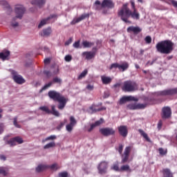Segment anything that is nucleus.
<instances>
[{
  "instance_id": "f257e3e1",
  "label": "nucleus",
  "mask_w": 177,
  "mask_h": 177,
  "mask_svg": "<svg viewBox=\"0 0 177 177\" xmlns=\"http://www.w3.org/2000/svg\"><path fill=\"white\" fill-rule=\"evenodd\" d=\"M48 95L50 99L58 102L59 104L57 108L59 110H63V109L66 107V104H67V102H68V98H67V97L64 96L56 91H50Z\"/></svg>"
},
{
  "instance_id": "f03ea898",
  "label": "nucleus",
  "mask_w": 177,
  "mask_h": 177,
  "mask_svg": "<svg viewBox=\"0 0 177 177\" xmlns=\"http://www.w3.org/2000/svg\"><path fill=\"white\" fill-rule=\"evenodd\" d=\"M156 48L159 53L169 55L174 50V42L171 40H164L158 42Z\"/></svg>"
},
{
  "instance_id": "7ed1b4c3",
  "label": "nucleus",
  "mask_w": 177,
  "mask_h": 177,
  "mask_svg": "<svg viewBox=\"0 0 177 177\" xmlns=\"http://www.w3.org/2000/svg\"><path fill=\"white\" fill-rule=\"evenodd\" d=\"M118 16L124 23L131 24V21L128 20L131 17V10L128 8L127 4H124L122 8L118 12Z\"/></svg>"
},
{
  "instance_id": "20e7f679",
  "label": "nucleus",
  "mask_w": 177,
  "mask_h": 177,
  "mask_svg": "<svg viewBox=\"0 0 177 177\" xmlns=\"http://www.w3.org/2000/svg\"><path fill=\"white\" fill-rule=\"evenodd\" d=\"M138 89L136 84L131 81H126L123 83L122 90L123 92H135Z\"/></svg>"
},
{
  "instance_id": "39448f33",
  "label": "nucleus",
  "mask_w": 177,
  "mask_h": 177,
  "mask_svg": "<svg viewBox=\"0 0 177 177\" xmlns=\"http://www.w3.org/2000/svg\"><path fill=\"white\" fill-rule=\"evenodd\" d=\"M39 110H41V111H44V113H46L47 114H53V115H55V117H59L60 115V113L58 111L56 110V106L55 105H51V111L49 110V108L48 106H40Z\"/></svg>"
},
{
  "instance_id": "423d86ee",
  "label": "nucleus",
  "mask_w": 177,
  "mask_h": 177,
  "mask_svg": "<svg viewBox=\"0 0 177 177\" xmlns=\"http://www.w3.org/2000/svg\"><path fill=\"white\" fill-rule=\"evenodd\" d=\"M11 75L13 81L15 82L16 84L22 85V84H24L26 82V80L23 78V76L17 74V72H16V71H12Z\"/></svg>"
},
{
  "instance_id": "0eeeda50",
  "label": "nucleus",
  "mask_w": 177,
  "mask_h": 177,
  "mask_svg": "<svg viewBox=\"0 0 177 177\" xmlns=\"http://www.w3.org/2000/svg\"><path fill=\"white\" fill-rule=\"evenodd\" d=\"M15 12L16 15L15 17L21 20L23 15L26 13V8L21 5H17L15 8Z\"/></svg>"
},
{
  "instance_id": "6e6552de",
  "label": "nucleus",
  "mask_w": 177,
  "mask_h": 177,
  "mask_svg": "<svg viewBox=\"0 0 177 177\" xmlns=\"http://www.w3.org/2000/svg\"><path fill=\"white\" fill-rule=\"evenodd\" d=\"M109 167V163L106 161L101 162L98 167V172L100 175H104V174H107V168Z\"/></svg>"
},
{
  "instance_id": "1a4fd4ad",
  "label": "nucleus",
  "mask_w": 177,
  "mask_h": 177,
  "mask_svg": "<svg viewBox=\"0 0 177 177\" xmlns=\"http://www.w3.org/2000/svg\"><path fill=\"white\" fill-rule=\"evenodd\" d=\"M145 104L131 103L127 105L128 110H140L142 109H145Z\"/></svg>"
},
{
  "instance_id": "9d476101",
  "label": "nucleus",
  "mask_w": 177,
  "mask_h": 177,
  "mask_svg": "<svg viewBox=\"0 0 177 177\" xmlns=\"http://www.w3.org/2000/svg\"><path fill=\"white\" fill-rule=\"evenodd\" d=\"M100 132L104 136H110L115 133V131L113 128H110V127L100 129Z\"/></svg>"
},
{
  "instance_id": "9b49d317",
  "label": "nucleus",
  "mask_w": 177,
  "mask_h": 177,
  "mask_svg": "<svg viewBox=\"0 0 177 177\" xmlns=\"http://www.w3.org/2000/svg\"><path fill=\"white\" fill-rule=\"evenodd\" d=\"M130 153H131V147H127L124 149V153L122 155V164H125V162H128V160H129Z\"/></svg>"
},
{
  "instance_id": "f8f14e48",
  "label": "nucleus",
  "mask_w": 177,
  "mask_h": 177,
  "mask_svg": "<svg viewBox=\"0 0 177 177\" xmlns=\"http://www.w3.org/2000/svg\"><path fill=\"white\" fill-rule=\"evenodd\" d=\"M175 93H177V88L164 90L158 92V95L160 96H169L171 95H175Z\"/></svg>"
},
{
  "instance_id": "ddd939ff",
  "label": "nucleus",
  "mask_w": 177,
  "mask_h": 177,
  "mask_svg": "<svg viewBox=\"0 0 177 177\" xmlns=\"http://www.w3.org/2000/svg\"><path fill=\"white\" fill-rule=\"evenodd\" d=\"M69 120L70 123L66 125V129L68 132H71L74 127L77 125V120H75V118H74V116H71Z\"/></svg>"
},
{
  "instance_id": "4468645a",
  "label": "nucleus",
  "mask_w": 177,
  "mask_h": 177,
  "mask_svg": "<svg viewBox=\"0 0 177 177\" xmlns=\"http://www.w3.org/2000/svg\"><path fill=\"white\" fill-rule=\"evenodd\" d=\"M102 110H106V107L99 108V105L93 104L88 108V113L89 114H93L97 113V111H102Z\"/></svg>"
},
{
  "instance_id": "2eb2a0df",
  "label": "nucleus",
  "mask_w": 177,
  "mask_h": 177,
  "mask_svg": "<svg viewBox=\"0 0 177 177\" xmlns=\"http://www.w3.org/2000/svg\"><path fill=\"white\" fill-rule=\"evenodd\" d=\"M126 102H138V98L132 95L123 96L120 100V104H124V103H126Z\"/></svg>"
},
{
  "instance_id": "dca6fc26",
  "label": "nucleus",
  "mask_w": 177,
  "mask_h": 177,
  "mask_svg": "<svg viewBox=\"0 0 177 177\" xmlns=\"http://www.w3.org/2000/svg\"><path fill=\"white\" fill-rule=\"evenodd\" d=\"M171 114H172L171 108L167 106L162 109V118H163V120L169 118L171 117Z\"/></svg>"
},
{
  "instance_id": "f3484780",
  "label": "nucleus",
  "mask_w": 177,
  "mask_h": 177,
  "mask_svg": "<svg viewBox=\"0 0 177 177\" xmlns=\"http://www.w3.org/2000/svg\"><path fill=\"white\" fill-rule=\"evenodd\" d=\"M120 135L123 138L128 136V127L127 126H120L118 127Z\"/></svg>"
},
{
  "instance_id": "a211bd4d",
  "label": "nucleus",
  "mask_w": 177,
  "mask_h": 177,
  "mask_svg": "<svg viewBox=\"0 0 177 177\" xmlns=\"http://www.w3.org/2000/svg\"><path fill=\"white\" fill-rule=\"evenodd\" d=\"M142 32V28L139 26H129L127 28V32H133L135 35Z\"/></svg>"
},
{
  "instance_id": "6ab92c4d",
  "label": "nucleus",
  "mask_w": 177,
  "mask_h": 177,
  "mask_svg": "<svg viewBox=\"0 0 177 177\" xmlns=\"http://www.w3.org/2000/svg\"><path fill=\"white\" fill-rule=\"evenodd\" d=\"M89 17V14H82L80 17L77 18L76 19H73L71 21V24H77V23H80V21H82V20H85V19H88Z\"/></svg>"
},
{
  "instance_id": "aec40b11",
  "label": "nucleus",
  "mask_w": 177,
  "mask_h": 177,
  "mask_svg": "<svg viewBox=\"0 0 177 177\" xmlns=\"http://www.w3.org/2000/svg\"><path fill=\"white\" fill-rule=\"evenodd\" d=\"M8 138H9V136H6L3 138V140L6 142V145H9L10 147L16 146V141L15 138H11L9 140H8Z\"/></svg>"
},
{
  "instance_id": "412c9836",
  "label": "nucleus",
  "mask_w": 177,
  "mask_h": 177,
  "mask_svg": "<svg viewBox=\"0 0 177 177\" xmlns=\"http://www.w3.org/2000/svg\"><path fill=\"white\" fill-rule=\"evenodd\" d=\"M10 56V51L4 50L2 53H0V59L5 62V60H9V57Z\"/></svg>"
},
{
  "instance_id": "4be33fe9",
  "label": "nucleus",
  "mask_w": 177,
  "mask_h": 177,
  "mask_svg": "<svg viewBox=\"0 0 177 177\" xmlns=\"http://www.w3.org/2000/svg\"><path fill=\"white\" fill-rule=\"evenodd\" d=\"M102 7L112 9V8H114V3L111 0H104L102 3Z\"/></svg>"
},
{
  "instance_id": "5701e85b",
  "label": "nucleus",
  "mask_w": 177,
  "mask_h": 177,
  "mask_svg": "<svg viewBox=\"0 0 177 177\" xmlns=\"http://www.w3.org/2000/svg\"><path fill=\"white\" fill-rule=\"evenodd\" d=\"M95 55L96 54L95 53V52L91 51H86L82 53V56H85L86 60H91V59H93Z\"/></svg>"
},
{
  "instance_id": "b1692460",
  "label": "nucleus",
  "mask_w": 177,
  "mask_h": 177,
  "mask_svg": "<svg viewBox=\"0 0 177 177\" xmlns=\"http://www.w3.org/2000/svg\"><path fill=\"white\" fill-rule=\"evenodd\" d=\"M53 17H56V15H50L47 19H44L41 20L38 25V28H42V27H44V26H45V24H46L48 23V21L50 20V19H53Z\"/></svg>"
},
{
  "instance_id": "393cba45",
  "label": "nucleus",
  "mask_w": 177,
  "mask_h": 177,
  "mask_svg": "<svg viewBox=\"0 0 177 177\" xmlns=\"http://www.w3.org/2000/svg\"><path fill=\"white\" fill-rule=\"evenodd\" d=\"M46 3V0H32L31 1L32 5H35L36 6H39V8H41Z\"/></svg>"
},
{
  "instance_id": "a878e982",
  "label": "nucleus",
  "mask_w": 177,
  "mask_h": 177,
  "mask_svg": "<svg viewBox=\"0 0 177 177\" xmlns=\"http://www.w3.org/2000/svg\"><path fill=\"white\" fill-rule=\"evenodd\" d=\"M130 17L132 19H134V20H139L140 19V14H139V12H138L136 9H134L133 12L131 11Z\"/></svg>"
},
{
  "instance_id": "bb28decb",
  "label": "nucleus",
  "mask_w": 177,
  "mask_h": 177,
  "mask_svg": "<svg viewBox=\"0 0 177 177\" xmlns=\"http://www.w3.org/2000/svg\"><path fill=\"white\" fill-rule=\"evenodd\" d=\"M101 80L102 84H104V85H108V84H111V81H113V79H111V77L104 75L101 76Z\"/></svg>"
},
{
  "instance_id": "cd10ccee",
  "label": "nucleus",
  "mask_w": 177,
  "mask_h": 177,
  "mask_svg": "<svg viewBox=\"0 0 177 177\" xmlns=\"http://www.w3.org/2000/svg\"><path fill=\"white\" fill-rule=\"evenodd\" d=\"M129 68V64H128V62H124L123 63H122L121 64H119V70L120 71H125L126 70H128V68Z\"/></svg>"
},
{
  "instance_id": "c85d7f7f",
  "label": "nucleus",
  "mask_w": 177,
  "mask_h": 177,
  "mask_svg": "<svg viewBox=\"0 0 177 177\" xmlns=\"http://www.w3.org/2000/svg\"><path fill=\"white\" fill-rule=\"evenodd\" d=\"M17 19V17H15L10 21V27H11L12 28H17V27H19V22L16 21Z\"/></svg>"
},
{
  "instance_id": "c756f323",
  "label": "nucleus",
  "mask_w": 177,
  "mask_h": 177,
  "mask_svg": "<svg viewBox=\"0 0 177 177\" xmlns=\"http://www.w3.org/2000/svg\"><path fill=\"white\" fill-rule=\"evenodd\" d=\"M52 34V28H47L46 29H44L41 32L42 37H49Z\"/></svg>"
},
{
  "instance_id": "7c9ffc66",
  "label": "nucleus",
  "mask_w": 177,
  "mask_h": 177,
  "mask_svg": "<svg viewBox=\"0 0 177 177\" xmlns=\"http://www.w3.org/2000/svg\"><path fill=\"white\" fill-rule=\"evenodd\" d=\"M0 174L3 175V176H8L9 174V169L8 167H0Z\"/></svg>"
},
{
  "instance_id": "2f4dec72",
  "label": "nucleus",
  "mask_w": 177,
  "mask_h": 177,
  "mask_svg": "<svg viewBox=\"0 0 177 177\" xmlns=\"http://www.w3.org/2000/svg\"><path fill=\"white\" fill-rule=\"evenodd\" d=\"M138 132H140V135H142L144 138L147 140V142H149V143L151 142V140H150V138H149V136H147V133H146L143 130L139 129Z\"/></svg>"
},
{
  "instance_id": "473e14b6",
  "label": "nucleus",
  "mask_w": 177,
  "mask_h": 177,
  "mask_svg": "<svg viewBox=\"0 0 177 177\" xmlns=\"http://www.w3.org/2000/svg\"><path fill=\"white\" fill-rule=\"evenodd\" d=\"M48 165H39L36 167V171L37 172H42V171H45V169H47Z\"/></svg>"
},
{
  "instance_id": "72a5a7b5",
  "label": "nucleus",
  "mask_w": 177,
  "mask_h": 177,
  "mask_svg": "<svg viewBox=\"0 0 177 177\" xmlns=\"http://www.w3.org/2000/svg\"><path fill=\"white\" fill-rule=\"evenodd\" d=\"M82 44L84 48H92V46L95 45L94 42L88 41H83Z\"/></svg>"
},
{
  "instance_id": "f704fd0d",
  "label": "nucleus",
  "mask_w": 177,
  "mask_h": 177,
  "mask_svg": "<svg viewBox=\"0 0 177 177\" xmlns=\"http://www.w3.org/2000/svg\"><path fill=\"white\" fill-rule=\"evenodd\" d=\"M55 146H56V143H55V142H51L48 143L47 145H46L44 147V149H50L52 147H55Z\"/></svg>"
},
{
  "instance_id": "c9c22d12",
  "label": "nucleus",
  "mask_w": 177,
  "mask_h": 177,
  "mask_svg": "<svg viewBox=\"0 0 177 177\" xmlns=\"http://www.w3.org/2000/svg\"><path fill=\"white\" fill-rule=\"evenodd\" d=\"M120 171H129V172H131V168L129 167V165H125L120 167Z\"/></svg>"
},
{
  "instance_id": "e433bc0d",
  "label": "nucleus",
  "mask_w": 177,
  "mask_h": 177,
  "mask_svg": "<svg viewBox=\"0 0 177 177\" xmlns=\"http://www.w3.org/2000/svg\"><path fill=\"white\" fill-rule=\"evenodd\" d=\"M86 74H88V70L85 69L78 76V80H82V78H84L86 75Z\"/></svg>"
},
{
  "instance_id": "4c0bfd02",
  "label": "nucleus",
  "mask_w": 177,
  "mask_h": 177,
  "mask_svg": "<svg viewBox=\"0 0 177 177\" xmlns=\"http://www.w3.org/2000/svg\"><path fill=\"white\" fill-rule=\"evenodd\" d=\"M56 139V136L53 135L47 137L45 140H42L43 143H45V142H48V140H55Z\"/></svg>"
},
{
  "instance_id": "58836bf2",
  "label": "nucleus",
  "mask_w": 177,
  "mask_h": 177,
  "mask_svg": "<svg viewBox=\"0 0 177 177\" xmlns=\"http://www.w3.org/2000/svg\"><path fill=\"white\" fill-rule=\"evenodd\" d=\"M53 84V82H50L48 84H46L44 86L41 88V91H46L48 88H50Z\"/></svg>"
},
{
  "instance_id": "ea45409f",
  "label": "nucleus",
  "mask_w": 177,
  "mask_h": 177,
  "mask_svg": "<svg viewBox=\"0 0 177 177\" xmlns=\"http://www.w3.org/2000/svg\"><path fill=\"white\" fill-rule=\"evenodd\" d=\"M48 168H50L53 171H56L59 168V167L57 166V163H54L50 166H48Z\"/></svg>"
},
{
  "instance_id": "a19ab883",
  "label": "nucleus",
  "mask_w": 177,
  "mask_h": 177,
  "mask_svg": "<svg viewBox=\"0 0 177 177\" xmlns=\"http://www.w3.org/2000/svg\"><path fill=\"white\" fill-rule=\"evenodd\" d=\"M113 68H118V70L120 69V64L118 63H113L111 65L109 69L113 70Z\"/></svg>"
},
{
  "instance_id": "79ce46f5",
  "label": "nucleus",
  "mask_w": 177,
  "mask_h": 177,
  "mask_svg": "<svg viewBox=\"0 0 177 177\" xmlns=\"http://www.w3.org/2000/svg\"><path fill=\"white\" fill-rule=\"evenodd\" d=\"M14 140H15V143H18L19 145H21L23 143V138L20 137H15L14 138Z\"/></svg>"
},
{
  "instance_id": "37998d69",
  "label": "nucleus",
  "mask_w": 177,
  "mask_h": 177,
  "mask_svg": "<svg viewBox=\"0 0 177 177\" xmlns=\"http://www.w3.org/2000/svg\"><path fill=\"white\" fill-rule=\"evenodd\" d=\"M65 62H70L71 60H73V57L70 55H67L64 57Z\"/></svg>"
},
{
  "instance_id": "c03bdc74",
  "label": "nucleus",
  "mask_w": 177,
  "mask_h": 177,
  "mask_svg": "<svg viewBox=\"0 0 177 177\" xmlns=\"http://www.w3.org/2000/svg\"><path fill=\"white\" fill-rule=\"evenodd\" d=\"M103 119L101 118L100 120L96 121L95 123H94V125L95 127H99V125H101V124H103Z\"/></svg>"
},
{
  "instance_id": "a18cd8bd",
  "label": "nucleus",
  "mask_w": 177,
  "mask_h": 177,
  "mask_svg": "<svg viewBox=\"0 0 177 177\" xmlns=\"http://www.w3.org/2000/svg\"><path fill=\"white\" fill-rule=\"evenodd\" d=\"M53 82H55L57 84H62V79L56 77L53 78Z\"/></svg>"
},
{
  "instance_id": "49530a36",
  "label": "nucleus",
  "mask_w": 177,
  "mask_h": 177,
  "mask_svg": "<svg viewBox=\"0 0 177 177\" xmlns=\"http://www.w3.org/2000/svg\"><path fill=\"white\" fill-rule=\"evenodd\" d=\"M146 44H151V37L147 36L145 39Z\"/></svg>"
},
{
  "instance_id": "de8ad7c7",
  "label": "nucleus",
  "mask_w": 177,
  "mask_h": 177,
  "mask_svg": "<svg viewBox=\"0 0 177 177\" xmlns=\"http://www.w3.org/2000/svg\"><path fill=\"white\" fill-rule=\"evenodd\" d=\"M13 124L15 125V127H16V128H20V125H19V124H17V118H14Z\"/></svg>"
},
{
  "instance_id": "09e8293b",
  "label": "nucleus",
  "mask_w": 177,
  "mask_h": 177,
  "mask_svg": "<svg viewBox=\"0 0 177 177\" xmlns=\"http://www.w3.org/2000/svg\"><path fill=\"white\" fill-rule=\"evenodd\" d=\"M68 176V174L67 171L61 172L59 174V177H67Z\"/></svg>"
},
{
  "instance_id": "8fccbe9b",
  "label": "nucleus",
  "mask_w": 177,
  "mask_h": 177,
  "mask_svg": "<svg viewBox=\"0 0 177 177\" xmlns=\"http://www.w3.org/2000/svg\"><path fill=\"white\" fill-rule=\"evenodd\" d=\"M80 40H78L77 41H75L73 44V48H75L76 49H78V48H80Z\"/></svg>"
},
{
  "instance_id": "3c124183",
  "label": "nucleus",
  "mask_w": 177,
  "mask_h": 177,
  "mask_svg": "<svg viewBox=\"0 0 177 177\" xmlns=\"http://www.w3.org/2000/svg\"><path fill=\"white\" fill-rule=\"evenodd\" d=\"M5 125L3 124V123H0V135H1V133H3Z\"/></svg>"
},
{
  "instance_id": "603ef678",
  "label": "nucleus",
  "mask_w": 177,
  "mask_h": 177,
  "mask_svg": "<svg viewBox=\"0 0 177 177\" xmlns=\"http://www.w3.org/2000/svg\"><path fill=\"white\" fill-rule=\"evenodd\" d=\"M73 42V37H71L68 40L65 42V46H68L70 44Z\"/></svg>"
},
{
  "instance_id": "864d4df0",
  "label": "nucleus",
  "mask_w": 177,
  "mask_h": 177,
  "mask_svg": "<svg viewBox=\"0 0 177 177\" xmlns=\"http://www.w3.org/2000/svg\"><path fill=\"white\" fill-rule=\"evenodd\" d=\"M122 150H124V145H120L118 148V152L120 154H122Z\"/></svg>"
},
{
  "instance_id": "5fc2aeb1",
  "label": "nucleus",
  "mask_w": 177,
  "mask_h": 177,
  "mask_svg": "<svg viewBox=\"0 0 177 177\" xmlns=\"http://www.w3.org/2000/svg\"><path fill=\"white\" fill-rule=\"evenodd\" d=\"M54 68H55V71H53V74L55 75L59 74V66H55Z\"/></svg>"
},
{
  "instance_id": "6e6d98bb",
  "label": "nucleus",
  "mask_w": 177,
  "mask_h": 177,
  "mask_svg": "<svg viewBox=\"0 0 177 177\" xmlns=\"http://www.w3.org/2000/svg\"><path fill=\"white\" fill-rule=\"evenodd\" d=\"M159 153L162 156H164V155L167 154V152L165 151H164V149H162V148L159 149Z\"/></svg>"
},
{
  "instance_id": "4d7b16f0",
  "label": "nucleus",
  "mask_w": 177,
  "mask_h": 177,
  "mask_svg": "<svg viewBox=\"0 0 177 177\" xmlns=\"http://www.w3.org/2000/svg\"><path fill=\"white\" fill-rule=\"evenodd\" d=\"M86 88L88 89V91H93L94 87L92 84H88Z\"/></svg>"
},
{
  "instance_id": "13d9d810",
  "label": "nucleus",
  "mask_w": 177,
  "mask_h": 177,
  "mask_svg": "<svg viewBox=\"0 0 177 177\" xmlns=\"http://www.w3.org/2000/svg\"><path fill=\"white\" fill-rule=\"evenodd\" d=\"M95 128H96V126H95L94 124H91L90 128L88 129V132H92Z\"/></svg>"
},
{
  "instance_id": "bf43d9fd",
  "label": "nucleus",
  "mask_w": 177,
  "mask_h": 177,
  "mask_svg": "<svg viewBox=\"0 0 177 177\" xmlns=\"http://www.w3.org/2000/svg\"><path fill=\"white\" fill-rule=\"evenodd\" d=\"M157 59H153V61H149L147 63V66H153V64H154V63H156V61Z\"/></svg>"
},
{
  "instance_id": "052dcab7",
  "label": "nucleus",
  "mask_w": 177,
  "mask_h": 177,
  "mask_svg": "<svg viewBox=\"0 0 177 177\" xmlns=\"http://www.w3.org/2000/svg\"><path fill=\"white\" fill-rule=\"evenodd\" d=\"M111 169H113V171H120V167H118V165H114L113 167H111Z\"/></svg>"
},
{
  "instance_id": "680f3d73",
  "label": "nucleus",
  "mask_w": 177,
  "mask_h": 177,
  "mask_svg": "<svg viewBox=\"0 0 177 177\" xmlns=\"http://www.w3.org/2000/svg\"><path fill=\"white\" fill-rule=\"evenodd\" d=\"M162 127V120H159L158 123V129H161Z\"/></svg>"
},
{
  "instance_id": "e2e57ef3",
  "label": "nucleus",
  "mask_w": 177,
  "mask_h": 177,
  "mask_svg": "<svg viewBox=\"0 0 177 177\" xmlns=\"http://www.w3.org/2000/svg\"><path fill=\"white\" fill-rule=\"evenodd\" d=\"M50 63V59L46 58L44 59V64H49Z\"/></svg>"
},
{
  "instance_id": "0e129e2a",
  "label": "nucleus",
  "mask_w": 177,
  "mask_h": 177,
  "mask_svg": "<svg viewBox=\"0 0 177 177\" xmlns=\"http://www.w3.org/2000/svg\"><path fill=\"white\" fill-rule=\"evenodd\" d=\"M0 5H3L4 6H6L8 5V2L6 1H0Z\"/></svg>"
},
{
  "instance_id": "69168bd1",
  "label": "nucleus",
  "mask_w": 177,
  "mask_h": 177,
  "mask_svg": "<svg viewBox=\"0 0 177 177\" xmlns=\"http://www.w3.org/2000/svg\"><path fill=\"white\" fill-rule=\"evenodd\" d=\"M0 160H2L3 161H6V156H5V155H0Z\"/></svg>"
},
{
  "instance_id": "338daca9",
  "label": "nucleus",
  "mask_w": 177,
  "mask_h": 177,
  "mask_svg": "<svg viewBox=\"0 0 177 177\" xmlns=\"http://www.w3.org/2000/svg\"><path fill=\"white\" fill-rule=\"evenodd\" d=\"M171 3L174 8H177V1L175 0L171 1Z\"/></svg>"
},
{
  "instance_id": "774afa93",
  "label": "nucleus",
  "mask_w": 177,
  "mask_h": 177,
  "mask_svg": "<svg viewBox=\"0 0 177 177\" xmlns=\"http://www.w3.org/2000/svg\"><path fill=\"white\" fill-rule=\"evenodd\" d=\"M121 86V83H116L113 85L114 88H120Z\"/></svg>"
}]
</instances>
